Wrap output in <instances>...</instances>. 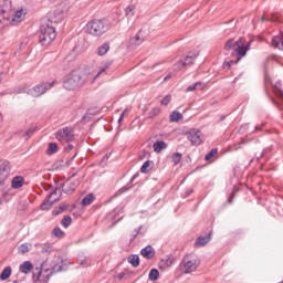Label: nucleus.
<instances>
[{
    "instance_id": "nucleus-1",
    "label": "nucleus",
    "mask_w": 283,
    "mask_h": 283,
    "mask_svg": "<svg viewBox=\"0 0 283 283\" xmlns=\"http://www.w3.org/2000/svg\"><path fill=\"white\" fill-rule=\"evenodd\" d=\"M85 81H87V74L81 72V71H73L71 72L66 80L63 82L64 90H78V87H83L85 84Z\"/></svg>"
},
{
    "instance_id": "nucleus-2",
    "label": "nucleus",
    "mask_w": 283,
    "mask_h": 283,
    "mask_svg": "<svg viewBox=\"0 0 283 283\" xmlns=\"http://www.w3.org/2000/svg\"><path fill=\"white\" fill-rule=\"evenodd\" d=\"M12 17V23H21V17H23V10L15 11L14 15L12 13V1L4 0L3 4L0 7V23L3 21H10Z\"/></svg>"
},
{
    "instance_id": "nucleus-3",
    "label": "nucleus",
    "mask_w": 283,
    "mask_h": 283,
    "mask_svg": "<svg viewBox=\"0 0 283 283\" xmlns=\"http://www.w3.org/2000/svg\"><path fill=\"white\" fill-rule=\"evenodd\" d=\"M56 39V28L52 23H42L40 27L39 41L42 45H50Z\"/></svg>"
},
{
    "instance_id": "nucleus-4",
    "label": "nucleus",
    "mask_w": 283,
    "mask_h": 283,
    "mask_svg": "<svg viewBox=\"0 0 283 283\" xmlns=\"http://www.w3.org/2000/svg\"><path fill=\"white\" fill-rule=\"evenodd\" d=\"M107 30H109V25L103 20H93L86 24L87 34H92L93 36H102Z\"/></svg>"
},
{
    "instance_id": "nucleus-5",
    "label": "nucleus",
    "mask_w": 283,
    "mask_h": 283,
    "mask_svg": "<svg viewBox=\"0 0 283 283\" xmlns=\"http://www.w3.org/2000/svg\"><path fill=\"white\" fill-rule=\"evenodd\" d=\"M57 83L59 82H56V80L52 82H42L30 88L27 94H29V96H33V98H39V96H43L45 92L52 90V87H54V85H56Z\"/></svg>"
},
{
    "instance_id": "nucleus-6",
    "label": "nucleus",
    "mask_w": 283,
    "mask_h": 283,
    "mask_svg": "<svg viewBox=\"0 0 283 283\" xmlns=\"http://www.w3.org/2000/svg\"><path fill=\"white\" fill-rule=\"evenodd\" d=\"M35 271L36 272H33V282H39L43 280V277L44 282H49L50 277H52V273H61V271H65V268L63 266V261H61V263H55L50 273L46 274L45 276L43 275L40 269H36Z\"/></svg>"
},
{
    "instance_id": "nucleus-7",
    "label": "nucleus",
    "mask_w": 283,
    "mask_h": 283,
    "mask_svg": "<svg viewBox=\"0 0 283 283\" xmlns=\"http://www.w3.org/2000/svg\"><path fill=\"white\" fill-rule=\"evenodd\" d=\"M198 269V260L193 259L191 255L184 256L179 270L184 274L193 273Z\"/></svg>"
},
{
    "instance_id": "nucleus-8",
    "label": "nucleus",
    "mask_w": 283,
    "mask_h": 283,
    "mask_svg": "<svg viewBox=\"0 0 283 283\" xmlns=\"http://www.w3.org/2000/svg\"><path fill=\"white\" fill-rule=\"evenodd\" d=\"M251 43H253V41L250 40L249 42L245 43L242 38H240L235 42L237 48H234V52L238 54V57L235 59V63H240V60L243 56H247V52L251 50Z\"/></svg>"
},
{
    "instance_id": "nucleus-9",
    "label": "nucleus",
    "mask_w": 283,
    "mask_h": 283,
    "mask_svg": "<svg viewBox=\"0 0 283 283\" xmlns=\"http://www.w3.org/2000/svg\"><path fill=\"white\" fill-rule=\"evenodd\" d=\"M186 136L192 146L198 147L202 145V132L198 128H191L186 132Z\"/></svg>"
},
{
    "instance_id": "nucleus-10",
    "label": "nucleus",
    "mask_w": 283,
    "mask_h": 283,
    "mask_svg": "<svg viewBox=\"0 0 283 283\" xmlns=\"http://www.w3.org/2000/svg\"><path fill=\"white\" fill-rule=\"evenodd\" d=\"M10 171H12L10 161L0 160V186L4 185L8 178H10Z\"/></svg>"
},
{
    "instance_id": "nucleus-11",
    "label": "nucleus",
    "mask_w": 283,
    "mask_h": 283,
    "mask_svg": "<svg viewBox=\"0 0 283 283\" xmlns=\"http://www.w3.org/2000/svg\"><path fill=\"white\" fill-rule=\"evenodd\" d=\"M55 138L60 142L72 143L74 140V130L70 127H64L56 132Z\"/></svg>"
},
{
    "instance_id": "nucleus-12",
    "label": "nucleus",
    "mask_w": 283,
    "mask_h": 283,
    "mask_svg": "<svg viewBox=\"0 0 283 283\" xmlns=\"http://www.w3.org/2000/svg\"><path fill=\"white\" fill-rule=\"evenodd\" d=\"M196 59H198V53H189L184 61H179L174 65V70H182L184 67H190V65H193Z\"/></svg>"
},
{
    "instance_id": "nucleus-13",
    "label": "nucleus",
    "mask_w": 283,
    "mask_h": 283,
    "mask_svg": "<svg viewBox=\"0 0 283 283\" xmlns=\"http://www.w3.org/2000/svg\"><path fill=\"white\" fill-rule=\"evenodd\" d=\"M63 19H65V13L63 12V9H56L48 14V22L51 24L61 23Z\"/></svg>"
},
{
    "instance_id": "nucleus-14",
    "label": "nucleus",
    "mask_w": 283,
    "mask_h": 283,
    "mask_svg": "<svg viewBox=\"0 0 283 283\" xmlns=\"http://www.w3.org/2000/svg\"><path fill=\"white\" fill-rule=\"evenodd\" d=\"M145 42V35H143V31H139L134 38H130L128 45L129 48H138V45H143Z\"/></svg>"
},
{
    "instance_id": "nucleus-15",
    "label": "nucleus",
    "mask_w": 283,
    "mask_h": 283,
    "mask_svg": "<svg viewBox=\"0 0 283 283\" xmlns=\"http://www.w3.org/2000/svg\"><path fill=\"white\" fill-rule=\"evenodd\" d=\"M140 255L146 260H153L154 255H156V250L151 245H147L140 250Z\"/></svg>"
},
{
    "instance_id": "nucleus-16",
    "label": "nucleus",
    "mask_w": 283,
    "mask_h": 283,
    "mask_svg": "<svg viewBox=\"0 0 283 283\" xmlns=\"http://www.w3.org/2000/svg\"><path fill=\"white\" fill-rule=\"evenodd\" d=\"M211 242V232H209L205 237H198L195 242V247H206V244H209Z\"/></svg>"
},
{
    "instance_id": "nucleus-17",
    "label": "nucleus",
    "mask_w": 283,
    "mask_h": 283,
    "mask_svg": "<svg viewBox=\"0 0 283 283\" xmlns=\"http://www.w3.org/2000/svg\"><path fill=\"white\" fill-rule=\"evenodd\" d=\"M25 182V179L22 176H15L11 180L12 189H21Z\"/></svg>"
},
{
    "instance_id": "nucleus-18",
    "label": "nucleus",
    "mask_w": 283,
    "mask_h": 283,
    "mask_svg": "<svg viewBox=\"0 0 283 283\" xmlns=\"http://www.w3.org/2000/svg\"><path fill=\"white\" fill-rule=\"evenodd\" d=\"M63 193H67L69 196L74 193L76 191V182L66 181V184H63Z\"/></svg>"
},
{
    "instance_id": "nucleus-19",
    "label": "nucleus",
    "mask_w": 283,
    "mask_h": 283,
    "mask_svg": "<svg viewBox=\"0 0 283 283\" xmlns=\"http://www.w3.org/2000/svg\"><path fill=\"white\" fill-rule=\"evenodd\" d=\"M75 156L71 160L63 161V160H57L53 164V169H65L70 167L72 160H74Z\"/></svg>"
},
{
    "instance_id": "nucleus-20",
    "label": "nucleus",
    "mask_w": 283,
    "mask_h": 283,
    "mask_svg": "<svg viewBox=\"0 0 283 283\" xmlns=\"http://www.w3.org/2000/svg\"><path fill=\"white\" fill-rule=\"evenodd\" d=\"M32 269H34V265L30 261H24L20 265V272L24 273V275H28V273H30Z\"/></svg>"
},
{
    "instance_id": "nucleus-21",
    "label": "nucleus",
    "mask_w": 283,
    "mask_h": 283,
    "mask_svg": "<svg viewBox=\"0 0 283 283\" xmlns=\"http://www.w3.org/2000/svg\"><path fill=\"white\" fill-rule=\"evenodd\" d=\"M153 149L154 151H156V154H160L163 149H167V143H165L164 140H157L154 143Z\"/></svg>"
},
{
    "instance_id": "nucleus-22",
    "label": "nucleus",
    "mask_w": 283,
    "mask_h": 283,
    "mask_svg": "<svg viewBox=\"0 0 283 283\" xmlns=\"http://www.w3.org/2000/svg\"><path fill=\"white\" fill-rule=\"evenodd\" d=\"M128 264H132L134 269H137V266H140V256H138V254L128 256Z\"/></svg>"
},
{
    "instance_id": "nucleus-23",
    "label": "nucleus",
    "mask_w": 283,
    "mask_h": 283,
    "mask_svg": "<svg viewBox=\"0 0 283 283\" xmlns=\"http://www.w3.org/2000/svg\"><path fill=\"white\" fill-rule=\"evenodd\" d=\"M10 275H12V268L7 266L0 273V280H2V282H6V280H9Z\"/></svg>"
},
{
    "instance_id": "nucleus-24",
    "label": "nucleus",
    "mask_w": 283,
    "mask_h": 283,
    "mask_svg": "<svg viewBox=\"0 0 283 283\" xmlns=\"http://www.w3.org/2000/svg\"><path fill=\"white\" fill-rule=\"evenodd\" d=\"M184 116L180 112L178 111H174L170 115H169V120L170 123H178V120H182Z\"/></svg>"
},
{
    "instance_id": "nucleus-25",
    "label": "nucleus",
    "mask_w": 283,
    "mask_h": 283,
    "mask_svg": "<svg viewBox=\"0 0 283 283\" xmlns=\"http://www.w3.org/2000/svg\"><path fill=\"white\" fill-rule=\"evenodd\" d=\"M52 205H54V201L50 197H46L41 205L42 211L50 210L52 208Z\"/></svg>"
},
{
    "instance_id": "nucleus-26",
    "label": "nucleus",
    "mask_w": 283,
    "mask_h": 283,
    "mask_svg": "<svg viewBox=\"0 0 283 283\" xmlns=\"http://www.w3.org/2000/svg\"><path fill=\"white\" fill-rule=\"evenodd\" d=\"M160 277V272L158 269H151L148 274V280L150 282H156Z\"/></svg>"
},
{
    "instance_id": "nucleus-27",
    "label": "nucleus",
    "mask_w": 283,
    "mask_h": 283,
    "mask_svg": "<svg viewBox=\"0 0 283 283\" xmlns=\"http://www.w3.org/2000/svg\"><path fill=\"white\" fill-rule=\"evenodd\" d=\"M36 126L30 127L29 129L25 130V133L22 135L25 140H30L34 134H36Z\"/></svg>"
},
{
    "instance_id": "nucleus-28",
    "label": "nucleus",
    "mask_w": 283,
    "mask_h": 283,
    "mask_svg": "<svg viewBox=\"0 0 283 283\" xmlns=\"http://www.w3.org/2000/svg\"><path fill=\"white\" fill-rule=\"evenodd\" d=\"M94 202V195L88 193L82 199V206L83 207H90Z\"/></svg>"
},
{
    "instance_id": "nucleus-29",
    "label": "nucleus",
    "mask_w": 283,
    "mask_h": 283,
    "mask_svg": "<svg viewBox=\"0 0 283 283\" xmlns=\"http://www.w3.org/2000/svg\"><path fill=\"white\" fill-rule=\"evenodd\" d=\"M106 52H109V42H105L97 49L98 56H105Z\"/></svg>"
},
{
    "instance_id": "nucleus-30",
    "label": "nucleus",
    "mask_w": 283,
    "mask_h": 283,
    "mask_svg": "<svg viewBox=\"0 0 283 283\" xmlns=\"http://www.w3.org/2000/svg\"><path fill=\"white\" fill-rule=\"evenodd\" d=\"M52 201L57 202L59 198H61V189L55 188L49 196Z\"/></svg>"
},
{
    "instance_id": "nucleus-31",
    "label": "nucleus",
    "mask_w": 283,
    "mask_h": 283,
    "mask_svg": "<svg viewBox=\"0 0 283 283\" xmlns=\"http://www.w3.org/2000/svg\"><path fill=\"white\" fill-rule=\"evenodd\" d=\"M203 88H205V84H202V82H197L188 86L186 92H196V90H203Z\"/></svg>"
},
{
    "instance_id": "nucleus-32",
    "label": "nucleus",
    "mask_w": 283,
    "mask_h": 283,
    "mask_svg": "<svg viewBox=\"0 0 283 283\" xmlns=\"http://www.w3.org/2000/svg\"><path fill=\"white\" fill-rule=\"evenodd\" d=\"M56 151H59V145L56 143H50L46 150L48 156H53Z\"/></svg>"
},
{
    "instance_id": "nucleus-33",
    "label": "nucleus",
    "mask_w": 283,
    "mask_h": 283,
    "mask_svg": "<svg viewBox=\"0 0 283 283\" xmlns=\"http://www.w3.org/2000/svg\"><path fill=\"white\" fill-rule=\"evenodd\" d=\"M262 21H272L273 23H280V14L272 13L270 18H261Z\"/></svg>"
},
{
    "instance_id": "nucleus-34",
    "label": "nucleus",
    "mask_w": 283,
    "mask_h": 283,
    "mask_svg": "<svg viewBox=\"0 0 283 283\" xmlns=\"http://www.w3.org/2000/svg\"><path fill=\"white\" fill-rule=\"evenodd\" d=\"M61 224L64 227V229H67L70 224H72V217L71 216H64L61 220Z\"/></svg>"
},
{
    "instance_id": "nucleus-35",
    "label": "nucleus",
    "mask_w": 283,
    "mask_h": 283,
    "mask_svg": "<svg viewBox=\"0 0 283 283\" xmlns=\"http://www.w3.org/2000/svg\"><path fill=\"white\" fill-rule=\"evenodd\" d=\"M149 167H151V161H145L140 168L142 174H148V171H151V168Z\"/></svg>"
},
{
    "instance_id": "nucleus-36",
    "label": "nucleus",
    "mask_w": 283,
    "mask_h": 283,
    "mask_svg": "<svg viewBox=\"0 0 283 283\" xmlns=\"http://www.w3.org/2000/svg\"><path fill=\"white\" fill-rule=\"evenodd\" d=\"M171 160H172L174 165H178L180 163V160H182V154H180V153L172 154Z\"/></svg>"
},
{
    "instance_id": "nucleus-37",
    "label": "nucleus",
    "mask_w": 283,
    "mask_h": 283,
    "mask_svg": "<svg viewBox=\"0 0 283 283\" xmlns=\"http://www.w3.org/2000/svg\"><path fill=\"white\" fill-rule=\"evenodd\" d=\"M52 235H54V238H64L65 232H63L61 228H54L52 231Z\"/></svg>"
},
{
    "instance_id": "nucleus-38",
    "label": "nucleus",
    "mask_w": 283,
    "mask_h": 283,
    "mask_svg": "<svg viewBox=\"0 0 283 283\" xmlns=\"http://www.w3.org/2000/svg\"><path fill=\"white\" fill-rule=\"evenodd\" d=\"M237 45L233 39H230L226 42L224 50H235Z\"/></svg>"
},
{
    "instance_id": "nucleus-39",
    "label": "nucleus",
    "mask_w": 283,
    "mask_h": 283,
    "mask_svg": "<svg viewBox=\"0 0 283 283\" xmlns=\"http://www.w3.org/2000/svg\"><path fill=\"white\" fill-rule=\"evenodd\" d=\"M216 154H218V148H212L208 154H206L205 160H211Z\"/></svg>"
},
{
    "instance_id": "nucleus-40",
    "label": "nucleus",
    "mask_w": 283,
    "mask_h": 283,
    "mask_svg": "<svg viewBox=\"0 0 283 283\" xmlns=\"http://www.w3.org/2000/svg\"><path fill=\"white\" fill-rule=\"evenodd\" d=\"M142 230H143V226H139L138 228H136L132 233V240H136L138 235H143V233H140Z\"/></svg>"
},
{
    "instance_id": "nucleus-41",
    "label": "nucleus",
    "mask_w": 283,
    "mask_h": 283,
    "mask_svg": "<svg viewBox=\"0 0 283 283\" xmlns=\"http://www.w3.org/2000/svg\"><path fill=\"white\" fill-rule=\"evenodd\" d=\"M19 253H28L30 251V247L28 243H22L21 245L18 247Z\"/></svg>"
},
{
    "instance_id": "nucleus-42",
    "label": "nucleus",
    "mask_w": 283,
    "mask_h": 283,
    "mask_svg": "<svg viewBox=\"0 0 283 283\" xmlns=\"http://www.w3.org/2000/svg\"><path fill=\"white\" fill-rule=\"evenodd\" d=\"M134 10H136V7L134 4H130L126 8V17H134Z\"/></svg>"
},
{
    "instance_id": "nucleus-43",
    "label": "nucleus",
    "mask_w": 283,
    "mask_h": 283,
    "mask_svg": "<svg viewBox=\"0 0 283 283\" xmlns=\"http://www.w3.org/2000/svg\"><path fill=\"white\" fill-rule=\"evenodd\" d=\"M273 92H274L275 96H277V98H280L281 101H283V92L281 91L280 87L274 86V87H273Z\"/></svg>"
},
{
    "instance_id": "nucleus-44",
    "label": "nucleus",
    "mask_w": 283,
    "mask_h": 283,
    "mask_svg": "<svg viewBox=\"0 0 283 283\" xmlns=\"http://www.w3.org/2000/svg\"><path fill=\"white\" fill-rule=\"evenodd\" d=\"M158 114H160V108L155 107L149 112L148 118H154V116H158Z\"/></svg>"
},
{
    "instance_id": "nucleus-45",
    "label": "nucleus",
    "mask_w": 283,
    "mask_h": 283,
    "mask_svg": "<svg viewBox=\"0 0 283 283\" xmlns=\"http://www.w3.org/2000/svg\"><path fill=\"white\" fill-rule=\"evenodd\" d=\"M163 264H165V266H171V264H174V262L171 261V258L166 256L161 260Z\"/></svg>"
},
{
    "instance_id": "nucleus-46",
    "label": "nucleus",
    "mask_w": 283,
    "mask_h": 283,
    "mask_svg": "<svg viewBox=\"0 0 283 283\" xmlns=\"http://www.w3.org/2000/svg\"><path fill=\"white\" fill-rule=\"evenodd\" d=\"M169 103H171V95H166V96L161 99V105H169Z\"/></svg>"
},
{
    "instance_id": "nucleus-47",
    "label": "nucleus",
    "mask_w": 283,
    "mask_h": 283,
    "mask_svg": "<svg viewBox=\"0 0 283 283\" xmlns=\"http://www.w3.org/2000/svg\"><path fill=\"white\" fill-rule=\"evenodd\" d=\"M107 67H109V65H105L103 66L98 73L93 77V81H96V78H98V76H101V74H103V72H105L107 70Z\"/></svg>"
},
{
    "instance_id": "nucleus-48",
    "label": "nucleus",
    "mask_w": 283,
    "mask_h": 283,
    "mask_svg": "<svg viewBox=\"0 0 283 283\" xmlns=\"http://www.w3.org/2000/svg\"><path fill=\"white\" fill-rule=\"evenodd\" d=\"M126 191H129V187H123L120 188L115 196H120L122 193H125Z\"/></svg>"
},
{
    "instance_id": "nucleus-49",
    "label": "nucleus",
    "mask_w": 283,
    "mask_h": 283,
    "mask_svg": "<svg viewBox=\"0 0 283 283\" xmlns=\"http://www.w3.org/2000/svg\"><path fill=\"white\" fill-rule=\"evenodd\" d=\"M234 63H237L235 60L234 61L231 60V61L226 62L224 65H226V67H231V65H233Z\"/></svg>"
},
{
    "instance_id": "nucleus-50",
    "label": "nucleus",
    "mask_w": 283,
    "mask_h": 283,
    "mask_svg": "<svg viewBox=\"0 0 283 283\" xmlns=\"http://www.w3.org/2000/svg\"><path fill=\"white\" fill-rule=\"evenodd\" d=\"M62 211H65V206H60V211H56L55 216H59V213H62Z\"/></svg>"
},
{
    "instance_id": "nucleus-51",
    "label": "nucleus",
    "mask_w": 283,
    "mask_h": 283,
    "mask_svg": "<svg viewBox=\"0 0 283 283\" xmlns=\"http://www.w3.org/2000/svg\"><path fill=\"white\" fill-rule=\"evenodd\" d=\"M125 118V113H122L118 118V123H123V119Z\"/></svg>"
},
{
    "instance_id": "nucleus-52",
    "label": "nucleus",
    "mask_w": 283,
    "mask_h": 283,
    "mask_svg": "<svg viewBox=\"0 0 283 283\" xmlns=\"http://www.w3.org/2000/svg\"><path fill=\"white\" fill-rule=\"evenodd\" d=\"M174 75L169 73L168 75L165 76L164 81L167 82L169 81Z\"/></svg>"
},
{
    "instance_id": "nucleus-53",
    "label": "nucleus",
    "mask_w": 283,
    "mask_h": 283,
    "mask_svg": "<svg viewBox=\"0 0 283 283\" xmlns=\"http://www.w3.org/2000/svg\"><path fill=\"white\" fill-rule=\"evenodd\" d=\"M109 156H112V154H106L102 159L103 163H105V160H109Z\"/></svg>"
},
{
    "instance_id": "nucleus-54",
    "label": "nucleus",
    "mask_w": 283,
    "mask_h": 283,
    "mask_svg": "<svg viewBox=\"0 0 283 283\" xmlns=\"http://www.w3.org/2000/svg\"><path fill=\"white\" fill-rule=\"evenodd\" d=\"M65 149H66L67 151H70L71 149H74V146L71 145V144H67V146L65 147Z\"/></svg>"
},
{
    "instance_id": "nucleus-55",
    "label": "nucleus",
    "mask_w": 283,
    "mask_h": 283,
    "mask_svg": "<svg viewBox=\"0 0 283 283\" xmlns=\"http://www.w3.org/2000/svg\"><path fill=\"white\" fill-rule=\"evenodd\" d=\"M125 279V272H122L118 274V280H124Z\"/></svg>"
},
{
    "instance_id": "nucleus-56",
    "label": "nucleus",
    "mask_w": 283,
    "mask_h": 283,
    "mask_svg": "<svg viewBox=\"0 0 283 283\" xmlns=\"http://www.w3.org/2000/svg\"><path fill=\"white\" fill-rule=\"evenodd\" d=\"M138 177V174H135L132 179H130V184L134 182V180Z\"/></svg>"
},
{
    "instance_id": "nucleus-57",
    "label": "nucleus",
    "mask_w": 283,
    "mask_h": 283,
    "mask_svg": "<svg viewBox=\"0 0 283 283\" xmlns=\"http://www.w3.org/2000/svg\"><path fill=\"white\" fill-rule=\"evenodd\" d=\"M128 113H129V109L125 108L122 114H124V116H127Z\"/></svg>"
},
{
    "instance_id": "nucleus-58",
    "label": "nucleus",
    "mask_w": 283,
    "mask_h": 283,
    "mask_svg": "<svg viewBox=\"0 0 283 283\" xmlns=\"http://www.w3.org/2000/svg\"><path fill=\"white\" fill-rule=\"evenodd\" d=\"M254 129H255V132H261V130H262V127L255 126Z\"/></svg>"
},
{
    "instance_id": "nucleus-59",
    "label": "nucleus",
    "mask_w": 283,
    "mask_h": 283,
    "mask_svg": "<svg viewBox=\"0 0 283 283\" xmlns=\"http://www.w3.org/2000/svg\"><path fill=\"white\" fill-rule=\"evenodd\" d=\"M264 154H266V149L262 151V154L260 155V157H258V160H260V158H262V156H264Z\"/></svg>"
},
{
    "instance_id": "nucleus-60",
    "label": "nucleus",
    "mask_w": 283,
    "mask_h": 283,
    "mask_svg": "<svg viewBox=\"0 0 283 283\" xmlns=\"http://www.w3.org/2000/svg\"><path fill=\"white\" fill-rule=\"evenodd\" d=\"M81 264H82V266H88V265H90V264H87V262H85V261H82Z\"/></svg>"
},
{
    "instance_id": "nucleus-61",
    "label": "nucleus",
    "mask_w": 283,
    "mask_h": 283,
    "mask_svg": "<svg viewBox=\"0 0 283 283\" xmlns=\"http://www.w3.org/2000/svg\"><path fill=\"white\" fill-rule=\"evenodd\" d=\"M191 193H193V190L188 191L187 196H191Z\"/></svg>"
},
{
    "instance_id": "nucleus-62",
    "label": "nucleus",
    "mask_w": 283,
    "mask_h": 283,
    "mask_svg": "<svg viewBox=\"0 0 283 283\" xmlns=\"http://www.w3.org/2000/svg\"><path fill=\"white\" fill-rule=\"evenodd\" d=\"M21 93H23V91H18V94H21Z\"/></svg>"
},
{
    "instance_id": "nucleus-63",
    "label": "nucleus",
    "mask_w": 283,
    "mask_h": 283,
    "mask_svg": "<svg viewBox=\"0 0 283 283\" xmlns=\"http://www.w3.org/2000/svg\"><path fill=\"white\" fill-rule=\"evenodd\" d=\"M224 118H226L224 116H223V117H221V120H224Z\"/></svg>"
},
{
    "instance_id": "nucleus-64",
    "label": "nucleus",
    "mask_w": 283,
    "mask_h": 283,
    "mask_svg": "<svg viewBox=\"0 0 283 283\" xmlns=\"http://www.w3.org/2000/svg\"><path fill=\"white\" fill-rule=\"evenodd\" d=\"M50 270H45V273H48Z\"/></svg>"
}]
</instances>
